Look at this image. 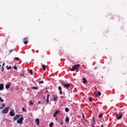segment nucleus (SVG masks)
Masks as SVG:
<instances>
[{"mask_svg":"<svg viewBox=\"0 0 127 127\" xmlns=\"http://www.w3.org/2000/svg\"><path fill=\"white\" fill-rule=\"evenodd\" d=\"M80 64H75L70 69V71H75L76 69H78V68H80Z\"/></svg>","mask_w":127,"mask_h":127,"instance_id":"nucleus-1","label":"nucleus"},{"mask_svg":"<svg viewBox=\"0 0 127 127\" xmlns=\"http://www.w3.org/2000/svg\"><path fill=\"white\" fill-rule=\"evenodd\" d=\"M9 107H5L4 109L2 110V114H7L8 113V110H9Z\"/></svg>","mask_w":127,"mask_h":127,"instance_id":"nucleus-2","label":"nucleus"},{"mask_svg":"<svg viewBox=\"0 0 127 127\" xmlns=\"http://www.w3.org/2000/svg\"><path fill=\"white\" fill-rule=\"evenodd\" d=\"M62 85H63V86H64V88H65V89H69V88H70V84L69 83H62Z\"/></svg>","mask_w":127,"mask_h":127,"instance_id":"nucleus-3","label":"nucleus"},{"mask_svg":"<svg viewBox=\"0 0 127 127\" xmlns=\"http://www.w3.org/2000/svg\"><path fill=\"white\" fill-rule=\"evenodd\" d=\"M20 117H21V114H17V115H16L13 117L14 121H17V120H18V119H19V118H20Z\"/></svg>","mask_w":127,"mask_h":127,"instance_id":"nucleus-4","label":"nucleus"},{"mask_svg":"<svg viewBox=\"0 0 127 127\" xmlns=\"http://www.w3.org/2000/svg\"><path fill=\"white\" fill-rule=\"evenodd\" d=\"M24 119V118H23V116H22L20 119H19L17 121V124H22V122H23V120Z\"/></svg>","mask_w":127,"mask_h":127,"instance_id":"nucleus-5","label":"nucleus"},{"mask_svg":"<svg viewBox=\"0 0 127 127\" xmlns=\"http://www.w3.org/2000/svg\"><path fill=\"white\" fill-rule=\"evenodd\" d=\"M116 117L118 119V120H121L122 118H123V116L122 115V114L121 113H116Z\"/></svg>","mask_w":127,"mask_h":127,"instance_id":"nucleus-6","label":"nucleus"},{"mask_svg":"<svg viewBox=\"0 0 127 127\" xmlns=\"http://www.w3.org/2000/svg\"><path fill=\"white\" fill-rule=\"evenodd\" d=\"M94 94H95V96H97V97H100V96H101V95H102V94L101 93V92H100V91H98L97 92H95Z\"/></svg>","mask_w":127,"mask_h":127,"instance_id":"nucleus-7","label":"nucleus"},{"mask_svg":"<svg viewBox=\"0 0 127 127\" xmlns=\"http://www.w3.org/2000/svg\"><path fill=\"white\" fill-rule=\"evenodd\" d=\"M9 115L11 117H14V116L15 115V113H14V111H10Z\"/></svg>","mask_w":127,"mask_h":127,"instance_id":"nucleus-8","label":"nucleus"},{"mask_svg":"<svg viewBox=\"0 0 127 127\" xmlns=\"http://www.w3.org/2000/svg\"><path fill=\"white\" fill-rule=\"evenodd\" d=\"M59 113H60V111L59 110L56 111L53 115V117L54 118H56V116H57V115H58V114H59Z\"/></svg>","mask_w":127,"mask_h":127,"instance_id":"nucleus-9","label":"nucleus"},{"mask_svg":"<svg viewBox=\"0 0 127 127\" xmlns=\"http://www.w3.org/2000/svg\"><path fill=\"white\" fill-rule=\"evenodd\" d=\"M27 37L23 39V43L24 44H27V43H28V41H27Z\"/></svg>","mask_w":127,"mask_h":127,"instance_id":"nucleus-10","label":"nucleus"},{"mask_svg":"<svg viewBox=\"0 0 127 127\" xmlns=\"http://www.w3.org/2000/svg\"><path fill=\"white\" fill-rule=\"evenodd\" d=\"M34 104H33V102L31 100H30L29 101V106H30V107H32V106H33Z\"/></svg>","mask_w":127,"mask_h":127,"instance_id":"nucleus-11","label":"nucleus"},{"mask_svg":"<svg viewBox=\"0 0 127 127\" xmlns=\"http://www.w3.org/2000/svg\"><path fill=\"white\" fill-rule=\"evenodd\" d=\"M58 90L60 91V95H62V87H61V86H59Z\"/></svg>","mask_w":127,"mask_h":127,"instance_id":"nucleus-12","label":"nucleus"},{"mask_svg":"<svg viewBox=\"0 0 127 127\" xmlns=\"http://www.w3.org/2000/svg\"><path fill=\"white\" fill-rule=\"evenodd\" d=\"M3 88H4L3 84L0 83V91H2V90H3Z\"/></svg>","mask_w":127,"mask_h":127,"instance_id":"nucleus-13","label":"nucleus"},{"mask_svg":"<svg viewBox=\"0 0 127 127\" xmlns=\"http://www.w3.org/2000/svg\"><path fill=\"white\" fill-rule=\"evenodd\" d=\"M35 122H36V125H37V126H39V119L37 118L35 120Z\"/></svg>","mask_w":127,"mask_h":127,"instance_id":"nucleus-14","label":"nucleus"},{"mask_svg":"<svg viewBox=\"0 0 127 127\" xmlns=\"http://www.w3.org/2000/svg\"><path fill=\"white\" fill-rule=\"evenodd\" d=\"M57 99H58V96H57V95H55L53 97V100L54 102H56V101H57Z\"/></svg>","mask_w":127,"mask_h":127,"instance_id":"nucleus-15","label":"nucleus"},{"mask_svg":"<svg viewBox=\"0 0 127 127\" xmlns=\"http://www.w3.org/2000/svg\"><path fill=\"white\" fill-rule=\"evenodd\" d=\"M83 84H87V80L85 77L83 78Z\"/></svg>","mask_w":127,"mask_h":127,"instance_id":"nucleus-16","label":"nucleus"},{"mask_svg":"<svg viewBox=\"0 0 127 127\" xmlns=\"http://www.w3.org/2000/svg\"><path fill=\"white\" fill-rule=\"evenodd\" d=\"M10 88V84H8L5 85L6 89H9Z\"/></svg>","mask_w":127,"mask_h":127,"instance_id":"nucleus-17","label":"nucleus"},{"mask_svg":"<svg viewBox=\"0 0 127 127\" xmlns=\"http://www.w3.org/2000/svg\"><path fill=\"white\" fill-rule=\"evenodd\" d=\"M42 68H43V70H44V71H46V65H42Z\"/></svg>","mask_w":127,"mask_h":127,"instance_id":"nucleus-18","label":"nucleus"},{"mask_svg":"<svg viewBox=\"0 0 127 127\" xmlns=\"http://www.w3.org/2000/svg\"><path fill=\"white\" fill-rule=\"evenodd\" d=\"M47 103H49V94L47 95Z\"/></svg>","mask_w":127,"mask_h":127,"instance_id":"nucleus-19","label":"nucleus"},{"mask_svg":"<svg viewBox=\"0 0 127 127\" xmlns=\"http://www.w3.org/2000/svg\"><path fill=\"white\" fill-rule=\"evenodd\" d=\"M29 73L30 74V75H32V74H33V71L32 69H30L29 71Z\"/></svg>","mask_w":127,"mask_h":127,"instance_id":"nucleus-20","label":"nucleus"},{"mask_svg":"<svg viewBox=\"0 0 127 127\" xmlns=\"http://www.w3.org/2000/svg\"><path fill=\"white\" fill-rule=\"evenodd\" d=\"M31 89H32L33 90H37V89H38V88L37 87H32Z\"/></svg>","mask_w":127,"mask_h":127,"instance_id":"nucleus-21","label":"nucleus"},{"mask_svg":"<svg viewBox=\"0 0 127 127\" xmlns=\"http://www.w3.org/2000/svg\"><path fill=\"white\" fill-rule=\"evenodd\" d=\"M69 118L66 117L65 118V122H66V123H69Z\"/></svg>","mask_w":127,"mask_h":127,"instance_id":"nucleus-22","label":"nucleus"},{"mask_svg":"<svg viewBox=\"0 0 127 127\" xmlns=\"http://www.w3.org/2000/svg\"><path fill=\"white\" fill-rule=\"evenodd\" d=\"M6 68L7 69V70H10V69H11V66H10L8 67V66L7 65L6 66Z\"/></svg>","mask_w":127,"mask_h":127,"instance_id":"nucleus-23","label":"nucleus"},{"mask_svg":"<svg viewBox=\"0 0 127 127\" xmlns=\"http://www.w3.org/2000/svg\"><path fill=\"white\" fill-rule=\"evenodd\" d=\"M0 102H1V103H3V102H4V100H3L1 97H0Z\"/></svg>","mask_w":127,"mask_h":127,"instance_id":"nucleus-24","label":"nucleus"},{"mask_svg":"<svg viewBox=\"0 0 127 127\" xmlns=\"http://www.w3.org/2000/svg\"><path fill=\"white\" fill-rule=\"evenodd\" d=\"M49 127H53V123L51 122V123H50Z\"/></svg>","mask_w":127,"mask_h":127,"instance_id":"nucleus-25","label":"nucleus"},{"mask_svg":"<svg viewBox=\"0 0 127 127\" xmlns=\"http://www.w3.org/2000/svg\"><path fill=\"white\" fill-rule=\"evenodd\" d=\"M65 111L66 112V113H68V112H69V108H66L65 109Z\"/></svg>","mask_w":127,"mask_h":127,"instance_id":"nucleus-26","label":"nucleus"},{"mask_svg":"<svg viewBox=\"0 0 127 127\" xmlns=\"http://www.w3.org/2000/svg\"><path fill=\"white\" fill-rule=\"evenodd\" d=\"M14 60H16V61H18L19 59L18 58H14Z\"/></svg>","mask_w":127,"mask_h":127,"instance_id":"nucleus-27","label":"nucleus"},{"mask_svg":"<svg viewBox=\"0 0 127 127\" xmlns=\"http://www.w3.org/2000/svg\"><path fill=\"white\" fill-rule=\"evenodd\" d=\"M43 83H44V81H43V80L39 82V84H43Z\"/></svg>","mask_w":127,"mask_h":127,"instance_id":"nucleus-28","label":"nucleus"},{"mask_svg":"<svg viewBox=\"0 0 127 127\" xmlns=\"http://www.w3.org/2000/svg\"><path fill=\"white\" fill-rule=\"evenodd\" d=\"M22 111L23 112H26V110H25V109L24 108H22Z\"/></svg>","mask_w":127,"mask_h":127,"instance_id":"nucleus-29","label":"nucleus"},{"mask_svg":"<svg viewBox=\"0 0 127 127\" xmlns=\"http://www.w3.org/2000/svg\"><path fill=\"white\" fill-rule=\"evenodd\" d=\"M13 69H14V70H17V66H13Z\"/></svg>","mask_w":127,"mask_h":127,"instance_id":"nucleus-30","label":"nucleus"},{"mask_svg":"<svg viewBox=\"0 0 127 127\" xmlns=\"http://www.w3.org/2000/svg\"><path fill=\"white\" fill-rule=\"evenodd\" d=\"M99 118H102V117H103V114H100L98 115Z\"/></svg>","mask_w":127,"mask_h":127,"instance_id":"nucleus-31","label":"nucleus"},{"mask_svg":"<svg viewBox=\"0 0 127 127\" xmlns=\"http://www.w3.org/2000/svg\"><path fill=\"white\" fill-rule=\"evenodd\" d=\"M82 116H83V120H85V121H86L87 122H88V120L85 119V115H82Z\"/></svg>","mask_w":127,"mask_h":127,"instance_id":"nucleus-32","label":"nucleus"},{"mask_svg":"<svg viewBox=\"0 0 127 127\" xmlns=\"http://www.w3.org/2000/svg\"><path fill=\"white\" fill-rule=\"evenodd\" d=\"M89 102H93V100H92V98L90 97H89Z\"/></svg>","mask_w":127,"mask_h":127,"instance_id":"nucleus-33","label":"nucleus"},{"mask_svg":"<svg viewBox=\"0 0 127 127\" xmlns=\"http://www.w3.org/2000/svg\"><path fill=\"white\" fill-rule=\"evenodd\" d=\"M1 107H2L3 108H4V107H5V104L4 103H2Z\"/></svg>","mask_w":127,"mask_h":127,"instance_id":"nucleus-34","label":"nucleus"},{"mask_svg":"<svg viewBox=\"0 0 127 127\" xmlns=\"http://www.w3.org/2000/svg\"><path fill=\"white\" fill-rule=\"evenodd\" d=\"M12 51H13V50H9V53H12Z\"/></svg>","mask_w":127,"mask_h":127,"instance_id":"nucleus-35","label":"nucleus"},{"mask_svg":"<svg viewBox=\"0 0 127 127\" xmlns=\"http://www.w3.org/2000/svg\"><path fill=\"white\" fill-rule=\"evenodd\" d=\"M20 76H21V77H23V76H24V74L21 73V74H20Z\"/></svg>","mask_w":127,"mask_h":127,"instance_id":"nucleus-36","label":"nucleus"},{"mask_svg":"<svg viewBox=\"0 0 127 127\" xmlns=\"http://www.w3.org/2000/svg\"><path fill=\"white\" fill-rule=\"evenodd\" d=\"M1 71H4V68H3V66L1 67Z\"/></svg>","mask_w":127,"mask_h":127,"instance_id":"nucleus-37","label":"nucleus"},{"mask_svg":"<svg viewBox=\"0 0 127 127\" xmlns=\"http://www.w3.org/2000/svg\"><path fill=\"white\" fill-rule=\"evenodd\" d=\"M2 109H3V107H0V110H2Z\"/></svg>","mask_w":127,"mask_h":127,"instance_id":"nucleus-38","label":"nucleus"},{"mask_svg":"<svg viewBox=\"0 0 127 127\" xmlns=\"http://www.w3.org/2000/svg\"><path fill=\"white\" fill-rule=\"evenodd\" d=\"M5 64L4 63H3V64H2V67H3V65H5Z\"/></svg>","mask_w":127,"mask_h":127,"instance_id":"nucleus-39","label":"nucleus"},{"mask_svg":"<svg viewBox=\"0 0 127 127\" xmlns=\"http://www.w3.org/2000/svg\"><path fill=\"white\" fill-rule=\"evenodd\" d=\"M41 101H38V104H41Z\"/></svg>","mask_w":127,"mask_h":127,"instance_id":"nucleus-40","label":"nucleus"},{"mask_svg":"<svg viewBox=\"0 0 127 127\" xmlns=\"http://www.w3.org/2000/svg\"><path fill=\"white\" fill-rule=\"evenodd\" d=\"M61 125H63V122L62 121V122H61Z\"/></svg>","mask_w":127,"mask_h":127,"instance_id":"nucleus-41","label":"nucleus"},{"mask_svg":"<svg viewBox=\"0 0 127 127\" xmlns=\"http://www.w3.org/2000/svg\"><path fill=\"white\" fill-rule=\"evenodd\" d=\"M92 127H95V126H94V125H91Z\"/></svg>","mask_w":127,"mask_h":127,"instance_id":"nucleus-42","label":"nucleus"},{"mask_svg":"<svg viewBox=\"0 0 127 127\" xmlns=\"http://www.w3.org/2000/svg\"><path fill=\"white\" fill-rule=\"evenodd\" d=\"M101 127H104V126L103 125H101Z\"/></svg>","mask_w":127,"mask_h":127,"instance_id":"nucleus-43","label":"nucleus"},{"mask_svg":"<svg viewBox=\"0 0 127 127\" xmlns=\"http://www.w3.org/2000/svg\"><path fill=\"white\" fill-rule=\"evenodd\" d=\"M56 121H58V119H57V118H56Z\"/></svg>","mask_w":127,"mask_h":127,"instance_id":"nucleus-44","label":"nucleus"},{"mask_svg":"<svg viewBox=\"0 0 127 127\" xmlns=\"http://www.w3.org/2000/svg\"><path fill=\"white\" fill-rule=\"evenodd\" d=\"M0 67H1V65L0 64Z\"/></svg>","mask_w":127,"mask_h":127,"instance_id":"nucleus-45","label":"nucleus"},{"mask_svg":"<svg viewBox=\"0 0 127 127\" xmlns=\"http://www.w3.org/2000/svg\"><path fill=\"white\" fill-rule=\"evenodd\" d=\"M66 127V126H64V127Z\"/></svg>","mask_w":127,"mask_h":127,"instance_id":"nucleus-46","label":"nucleus"},{"mask_svg":"<svg viewBox=\"0 0 127 127\" xmlns=\"http://www.w3.org/2000/svg\"><path fill=\"white\" fill-rule=\"evenodd\" d=\"M95 69H96V68L95 67Z\"/></svg>","mask_w":127,"mask_h":127,"instance_id":"nucleus-47","label":"nucleus"}]
</instances>
